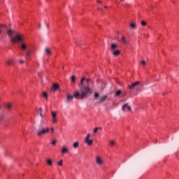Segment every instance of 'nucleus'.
<instances>
[{"mask_svg":"<svg viewBox=\"0 0 179 179\" xmlns=\"http://www.w3.org/2000/svg\"><path fill=\"white\" fill-rule=\"evenodd\" d=\"M76 44H78V41H76Z\"/></svg>","mask_w":179,"mask_h":179,"instance_id":"nucleus-47","label":"nucleus"},{"mask_svg":"<svg viewBox=\"0 0 179 179\" xmlns=\"http://www.w3.org/2000/svg\"><path fill=\"white\" fill-rule=\"evenodd\" d=\"M120 43H122V44H124V45H127L129 42L128 41H127V38H125L124 36H122Z\"/></svg>","mask_w":179,"mask_h":179,"instance_id":"nucleus-12","label":"nucleus"},{"mask_svg":"<svg viewBox=\"0 0 179 179\" xmlns=\"http://www.w3.org/2000/svg\"><path fill=\"white\" fill-rule=\"evenodd\" d=\"M26 55H27V57H31V51H30V50H27V51H26Z\"/></svg>","mask_w":179,"mask_h":179,"instance_id":"nucleus-25","label":"nucleus"},{"mask_svg":"<svg viewBox=\"0 0 179 179\" xmlns=\"http://www.w3.org/2000/svg\"><path fill=\"white\" fill-rule=\"evenodd\" d=\"M10 41L12 43H17V41H22L23 38H22L20 34H17L14 38H11Z\"/></svg>","mask_w":179,"mask_h":179,"instance_id":"nucleus-5","label":"nucleus"},{"mask_svg":"<svg viewBox=\"0 0 179 179\" xmlns=\"http://www.w3.org/2000/svg\"><path fill=\"white\" fill-rule=\"evenodd\" d=\"M51 145H52L53 146H55V145H57V140H53L51 142Z\"/></svg>","mask_w":179,"mask_h":179,"instance_id":"nucleus-30","label":"nucleus"},{"mask_svg":"<svg viewBox=\"0 0 179 179\" xmlns=\"http://www.w3.org/2000/svg\"><path fill=\"white\" fill-rule=\"evenodd\" d=\"M89 138H90V134H88L87 135V136H86V138H85L89 139Z\"/></svg>","mask_w":179,"mask_h":179,"instance_id":"nucleus-36","label":"nucleus"},{"mask_svg":"<svg viewBox=\"0 0 179 179\" xmlns=\"http://www.w3.org/2000/svg\"><path fill=\"white\" fill-rule=\"evenodd\" d=\"M125 108H127V110H129V111H131V106H128V103H125L123 105L122 110V111H125Z\"/></svg>","mask_w":179,"mask_h":179,"instance_id":"nucleus-14","label":"nucleus"},{"mask_svg":"<svg viewBox=\"0 0 179 179\" xmlns=\"http://www.w3.org/2000/svg\"><path fill=\"white\" fill-rule=\"evenodd\" d=\"M104 8H105V9H107V6H105Z\"/></svg>","mask_w":179,"mask_h":179,"instance_id":"nucleus-45","label":"nucleus"},{"mask_svg":"<svg viewBox=\"0 0 179 179\" xmlns=\"http://www.w3.org/2000/svg\"><path fill=\"white\" fill-rule=\"evenodd\" d=\"M52 54V50H51V48H45V55H47V57H50Z\"/></svg>","mask_w":179,"mask_h":179,"instance_id":"nucleus-9","label":"nucleus"},{"mask_svg":"<svg viewBox=\"0 0 179 179\" xmlns=\"http://www.w3.org/2000/svg\"><path fill=\"white\" fill-rule=\"evenodd\" d=\"M121 93H122V91H121V90H119L117 92H116L115 94V97H118V96H120Z\"/></svg>","mask_w":179,"mask_h":179,"instance_id":"nucleus-23","label":"nucleus"},{"mask_svg":"<svg viewBox=\"0 0 179 179\" xmlns=\"http://www.w3.org/2000/svg\"><path fill=\"white\" fill-rule=\"evenodd\" d=\"M89 94H92V89H90L89 86L83 85L80 87V93L79 92H76L74 94V98L83 100V99H86Z\"/></svg>","mask_w":179,"mask_h":179,"instance_id":"nucleus-1","label":"nucleus"},{"mask_svg":"<svg viewBox=\"0 0 179 179\" xmlns=\"http://www.w3.org/2000/svg\"><path fill=\"white\" fill-rule=\"evenodd\" d=\"M117 48H118V45L115 43H113L111 45V50L114 57H117V55H120V51L117 50Z\"/></svg>","mask_w":179,"mask_h":179,"instance_id":"nucleus-4","label":"nucleus"},{"mask_svg":"<svg viewBox=\"0 0 179 179\" xmlns=\"http://www.w3.org/2000/svg\"><path fill=\"white\" fill-rule=\"evenodd\" d=\"M51 131H52V132H54V127L51 128Z\"/></svg>","mask_w":179,"mask_h":179,"instance_id":"nucleus-41","label":"nucleus"},{"mask_svg":"<svg viewBox=\"0 0 179 179\" xmlns=\"http://www.w3.org/2000/svg\"><path fill=\"white\" fill-rule=\"evenodd\" d=\"M130 27L132 29V30H135L136 29V23H131Z\"/></svg>","mask_w":179,"mask_h":179,"instance_id":"nucleus-20","label":"nucleus"},{"mask_svg":"<svg viewBox=\"0 0 179 179\" xmlns=\"http://www.w3.org/2000/svg\"><path fill=\"white\" fill-rule=\"evenodd\" d=\"M71 83L75 84L76 82V76L75 75L72 76L71 78Z\"/></svg>","mask_w":179,"mask_h":179,"instance_id":"nucleus-17","label":"nucleus"},{"mask_svg":"<svg viewBox=\"0 0 179 179\" xmlns=\"http://www.w3.org/2000/svg\"><path fill=\"white\" fill-rule=\"evenodd\" d=\"M15 33V31L13 29H9L7 31V34L9 36V37H12V34Z\"/></svg>","mask_w":179,"mask_h":179,"instance_id":"nucleus-16","label":"nucleus"},{"mask_svg":"<svg viewBox=\"0 0 179 179\" xmlns=\"http://www.w3.org/2000/svg\"><path fill=\"white\" fill-rule=\"evenodd\" d=\"M39 111H40L39 115H40L41 118H44V115H43V108H40Z\"/></svg>","mask_w":179,"mask_h":179,"instance_id":"nucleus-22","label":"nucleus"},{"mask_svg":"<svg viewBox=\"0 0 179 179\" xmlns=\"http://www.w3.org/2000/svg\"><path fill=\"white\" fill-rule=\"evenodd\" d=\"M51 115L52 124H57V122H58V118H57V112L52 111Z\"/></svg>","mask_w":179,"mask_h":179,"instance_id":"nucleus-6","label":"nucleus"},{"mask_svg":"<svg viewBox=\"0 0 179 179\" xmlns=\"http://www.w3.org/2000/svg\"><path fill=\"white\" fill-rule=\"evenodd\" d=\"M73 97H75V95L72 96L71 94H67V99H66V103H71L72 100H73Z\"/></svg>","mask_w":179,"mask_h":179,"instance_id":"nucleus-10","label":"nucleus"},{"mask_svg":"<svg viewBox=\"0 0 179 179\" xmlns=\"http://www.w3.org/2000/svg\"><path fill=\"white\" fill-rule=\"evenodd\" d=\"M6 107L7 108V110H10V108H12V103H8L6 105Z\"/></svg>","mask_w":179,"mask_h":179,"instance_id":"nucleus-24","label":"nucleus"},{"mask_svg":"<svg viewBox=\"0 0 179 179\" xmlns=\"http://www.w3.org/2000/svg\"><path fill=\"white\" fill-rule=\"evenodd\" d=\"M62 163H63V161H62V159H61V160L57 163V166H62Z\"/></svg>","mask_w":179,"mask_h":179,"instance_id":"nucleus-33","label":"nucleus"},{"mask_svg":"<svg viewBox=\"0 0 179 179\" xmlns=\"http://www.w3.org/2000/svg\"><path fill=\"white\" fill-rule=\"evenodd\" d=\"M97 2H98V3H101V1H98Z\"/></svg>","mask_w":179,"mask_h":179,"instance_id":"nucleus-44","label":"nucleus"},{"mask_svg":"<svg viewBox=\"0 0 179 179\" xmlns=\"http://www.w3.org/2000/svg\"><path fill=\"white\" fill-rule=\"evenodd\" d=\"M58 89H59V85L54 84L51 90V92H56V90H58Z\"/></svg>","mask_w":179,"mask_h":179,"instance_id":"nucleus-13","label":"nucleus"},{"mask_svg":"<svg viewBox=\"0 0 179 179\" xmlns=\"http://www.w3.org/2000/svg\"><path fill=\"white\" fill-rule=\"evenodd\" d=\"M122 1H124V0H122Z\"/></svg>","mask_w":179,"mask_h":179,"instance_id":"nucleus-49","label":"nucleus"},{"mask_svg":"<svg viewBox=\"0 0 179 179\" xmlns=\"http://www.w3.org/2000/svg\"><path fill=\"white\" fill-rule=\"evenodd\" d=\"M139 85H141V82L139 81L133 83L131 85H129V89L132 90L133 89H135V87L139 86Z\"/></svg>","mask_w":179,"mask_h":179,"instance_id":"nucleus-7","label":"nucleus"},{"mask_svg":"<svg viewBox=\"0 0 179 179\" xmlns=\"http://www.w3.org/2000/svg\"><path fill=\"white\" fill-rule=\"evenodd\" d=\"M86 82H87V83H89V82H90V79H86Z\"/></svg>","mask_w":179,"mask_h":179,"instance_id":"nucleus-40","label":"nucleus"},{"mask_svg":"<svg viewBox=\"0 0 179 179\" xmlns=\"http://www.w3.org/2000/svg\"><path fill=\"white\" fill-rule=\"evenodd\" d=\"M62 153L65 155V153H69V148L65 146H62Z\"/></svg>","mask_w":179,"mask_h":179,"instance_id":"nucleus-11","label":"nucleus"},{"mask_svg":"<svg viewBox=\"0 0 179 179\" xmlns=\"http://www.w3.org/2000/svg\"><path fill=\"white\" fill-rule=\"evenodd\" d=\"M98 128V129H103V127H97Z\"/></svg>","mask_w":179,"mask_h":179,"instance_id":"nucleus-42","label":"nucleus"},{"mask_svg":"<svg viewBox=\"0 0 179 179\" xmlns=\"http://www.w3.org/2000/svg\"><path fill=\"white\" fill-rule=\"evenodd\" d=\"M45 124V120H44V117H41V123L39 124V128L36 129V135L38 136H43V135H45V134H48L50 132V128L45 127L44 124Z\"/></svg>","mask_w":179,"mask_h":179,"instance_id":"nucleus-2","label":"nucleus"},{"mask_svg":"<svg viewBox=\"0 0 179 179\" xmlns=\"http://www.w3.org/2000/svg\"><path fill=\"white\" fill-rule=\"evenodd\" d=\"M46 163H48V164L49 166H52V160H51V159H48V160L46 161Z\"/></svg>","mask_w":179,"mask_h":179,"instance_id":"nucleus-26","label":"nucleus"},{"mask_svg":"<svg viewBox=\"0 0 179 179\" xmlns=\"http://www.w3.org/2000/svg\"><path fill=\"white\" fill-rule=\"evenodd\" d=\"M3 28L7 29L8 26H6L5 24H0V29H1V30H3Z\"/></svg>","mask_w":179,"mask_h":179,"instance_id":"nucleus-29","label":"nucleus"},{"mask_svg":"<svg viewBox=\"0 0 179 179\" xmlns=\"http://www.w3.org/2000/svg\"><path fill=\"white\" fill-rule=\"evenodd\" d=\"M141 65H143V66H146V62L145 60H142L141 61Z\"/></svg>","mask_w":179,"mask_h":179,"instance_id":"nucleus-31","label":"nucleus"},{"mask_svg":"<svg viewBox=\"0 0 179 179\" xmlns=\"http://www.w3.org/2000/svg\"><path fill=\"white\" fill-rule=\"evenodd\" d=\"M85 80H86V78L84 77L81 79L80 85H83V82H85Z\"/></svg>","mask_w":179,"mask_h":179,"instance_id":"nucleus-32","label":"nucleus"},{"mask_svg":"<svg viewBox=\"0 0 179 179\" xmlns=\"http://www.w3.org/2000/svg\"><path fill=\"white\" fill-rule=\"evenodd\" d=\"M96 164H98L99 166H103V164H104V161H103V159H101V157H96Z\"/></svg>","mask_w":179,"mask_h":179,"instance_id":"nucleus-8","label":"nucleus"},{"mask_svg":"<svg viewBox=\"0 0 179 179\" xmlns=\"http://www.w3.org/2000/svg\"><path fill=\"white\" fill-rule=\"evenodd\" d=\"M26 48H27V45L26 44H24V43H22L21 44V50L22 51H24L26 50Z\"/></svg>","mask_w":179,"mask_h":179,"instance_id":"nucleus-18","label":"nucleus"},{"mask_svg":"<svg viewBox=\"0 0 179 179\" xmlns=\"http://www.w3.org/2000/svg\"><path fill=\"white\" fill-rule=\"evenodd\" d=\"M164 94H164V93H163V96H164Z\"/></svg>","mask_w":179,"mask_h":179,"instance_id":"nucleus-48","label":"nucleus"},{"mask_svg":"<svg viewBox=\"0 0 179 179\" xmlns=\"http://www.w3.org/2000/svg\"><path fill=\"white\" fill-rule=\"evenodd\" d=\"M99 131V128L95 127L94 130V134H97V131Z\"/></svg>","mask_w":179,"mask_h":179,"instance_id":"nucleus-35","label":"nucleus"},{"mask_svg":"<svg viewBox=\"0 0 179 179\" xmlns=\"http://www.w3.org/2000/svg\"><path fill=\"white\" fill-rule=\"evenodd\" d=\"M73 146L74 149H78V148H79V142L76 141L73 143Z\"/></svg>","mask_w":179,"mask_h":179,"instance_id":"nucleus-21","label":"nucleus"},{"mask_svg":"<svg viewBox=\"0 0 179 179\" xmlns=\"http://www.w3.org/2000/svg\"><path fill=\"white\" fill-rule=\"evenodd\" d=\"M7 64H8V65H13V64H14L13 59H8L7 60Z\"/></svg>","mask_w":179,"mask_h":179,"instance_id":"nucleus-19","label":"nucleus"},{"mask_svg":"<svg viewBox=\"0 0 179 179\" xmlns=\"http://www.w3.org/2000/svg\"><path fill=\"white\" fill-rule=\"evenodd\" d=\"M108 97V96L107 95H103L100 97V94L99 92H95L94 95V100H96L97 104H101V103H104V101L107 100Z\"/></svg>","mask_w":179,"mask_h":179,"instance_id":"nucleus-3","label":"nucleus"},{"mask_svg":"<svg viewBox=\"0 0 179 179\" xmlns=\"http://www.w3.org/2000/svg\"><path fill=\"white\" fill-rule=\"evenodd\" d=\"M38 27L39 29H41V24H39Z\"/></svg>","mask_w":179,"mask_h":179,"instance_id":"nucleus-43","label":"nucleus"},{"mask_svg":"<svg viewBox=\"0 0 179 179\" xmlns=\"http://www.w3.org/2000/svg\"><path fill=\"white\" fill-rule=\"evenodd\" d=\"M110 146H115V141L114 140L110 141Z\"/></svg>","mask_w":179,"mask_h":179,"instance_id":"nucleus-28","label":"nucleus"},{"mask_svg":"<svg viewBox=\"0 0 179 179\" xmlns=\"http://www.w3.org/2000/svg\"><path fill=\"white\" fill-rule=\"evenodd\" d=\"M85 143L87 145H89V146H92V145H93V140L85 138Z\"/></svg>","mask_w":179,"mask_h":179,"instance_id":"nucleus-15","label":"nucleus"},{"mask_svg":"<svg viewBox=\"0 0 179 179\" xmlns=\"http://www.w3.org/2000/svg\"><path fill=\"white\" fill-rule=\"evenodd\" d=\"M19 62H20V64H24L23 60H20Z\"/></svg>","mask_w":179,"mask_h":179,"instance_id":"nucleus-39","label":"nucleus"},{"mask_svg":"<svg viewBox=\"0 0 179 179\" xmlns=\"http://www.w3.org/2000/svg\"><path fill=\"white\" fill-rule=\"evenodd\" d=\"M1 33H2V30H0V34H1Z\"/></svg>","mask_w":179,"mask_h":179,"instance_id":"nucleus-46","label":"nucleus"},{"mask_svg":"<svg viewBox=\"0 0 179 179\" xmlns=\"http://www.w3.org/2000/svg\"><path fill=\"white\" fill-rule=\"evenodd\" d=\"M46 27H47L48 29H50V24H46Z\"/></svg>","mask_w":179,"mask_h":179,"instance_id":"nucleus-37","label":"nucleus"},{"mask_svg":"<svg viewBox=\"0 0 179 179\" xmlns=\"http://www.w3.org/2000/svg\"><path fill=\"white\" fill-rule=\"evenodd\" d=\"M141 24V26H146V22L145 21H142Z\"/></svg>","mask_w":179,"mask_h":179,"instance_id":"nucleus-34","label":"nucleus"},{"mask_svg":"<svg viewBox=\"0 0 179 179\" xmlns=\"http://www.w3.org/2000/svg\"><path fill=\"white\" fill-rule=\"evenodd\" d=\"M43 96L44 99H45L46 100H47V99H48V94L45 92H44L43 93Z\"/></svg>","mask_w":179,"mask_h":179,"instance_id":"nucleus-27","label":"nucleus"},{"mask_svg":"<svg viewBox=\"0 0 179 179\" xmlns=\"http://www.w3.org/2000/svg\"><path fill=\"white\" fill-rule=\"evenodd\" d=\"M0 120H3V115H1L0 116Z\"/></svg>","mask_w":179,"mask_h":179,"instance_id":"nucleus-38","label":"nucleus"}]
</instances>
